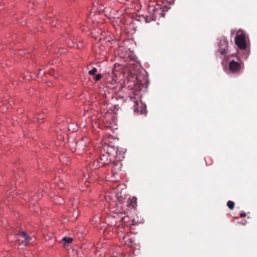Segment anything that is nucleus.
Listing matches in <instances>:
<instances>
[{"label":"nucleus","instance_id":"f257e3e1","mask_svg":"<svg viewBox=\"0 0 257 257\" xmlns=\"http://www.w3.org/2000/svg\"><path fill=\"white\" fill-rule=\"evenodd\" d=\"M15 238L17 239V241L19 245H24V246H27L29 244H32L35 242L32 237L29 236L24 232H21L17 234Z\"/></svg>","mask_w":257,"mask_h":257},{"label":"nucleus","instance_id":"f03ea898","mask_svg":"<svg viewBox=\"0 0 257 257\" xmlns=\"http://www.w3.org/2000/svg\"><path fill=\"white\" fill-rule=\"evenodd\" d=\"M234 41L235 44L240 49L245 50L246 48L245 34L243 31L239 30L237 31Z\"/></svg>","mask_w":257,"mask_h":257},{"label":"nucleus","instance_id":"7ed1b4c3","mask_svg":"<svg viewBox=\"0 0 257 257\" xmlns=\"http://www.w3.org/2000/svg\"><path fill=\"white\" fill-rule=\"evenodd\" d=\"M110 157V154L108 152L101 155L96 162L99 164L98 166H97V165L95 167V169H96V167H100L106 165H109L111 162V159Z\"/></svg>","mask_w":257,"mask_h":257},{"label":"nucleus","instance_id":"20e7f679","mask_svg":"<svg viewBox=\"0 0 257 257\" xmlns=\"http://www.w3.org/2000/svg\"><path fill=\"white\" fill-rule=\"evenodd\" d=\"M75 146V151L78 152V154H82L83 152L86 151L87 146L85 143H84L83 140H80L76 143H71V146Z\"/></svg>","mask_w":257,"mask_h":257},{"label":"nucleus","instance_id":"39448f33","mask_svg":"<svg viewBox=\"0 0 257 257\" xmlns=\"http://www.w3.org/2000/svg\"><path fill=\"white\" fill-rule=\"evenodd\" d=\"M244 67L243 63H238L234 60L231 61L229 63V68L232 73H238L240 69Z\"/></svg>","mask_w":257,"mask_h":257},{"label":"nucleus","instance_id":"423d86ee","mask_svg":"<svg viewBox=\"0 0 257 257\" xmlns=\"http://www.w3.org/2000/svg\"><path fill=\"white\" fill-rule=\"evenodd\" d=\"M134 110L135 112L143 114L146 112V106L142 102L135 101L134 105Z\"/></svg>","mask_w":257,"mask_h":257},{"label":"nucleus","instance_id":"0eeeda50","mask_svg":"<svg viewBox=\"0 0 257 257\" xmlns=\"http://www.w3.org/2000/svg\"><path fill=\"white\" fill-rule=\"evenodd\" d=\"M228 41L225 39H221L218 44V52L220 55L226 54L227 52Z\"/></svg>","mask_w":257,"mask_h":257},{"label":"nucleus","instance_id":"6e6552de","mask_svg":"<svg viewBox=\"0 0 257 257\" xmlns=\"http://www.w3.org/2000/svg\"><path fill=\"white\" fill-rule=\"evenodd\" d=\"M113 174H116L121 170L122 164L120 160H115L110 164Z\"/></svg>","mask_w":257,"mask_h":257},{"label":"nucleus","instance_id":"1a4fd4ad","mask_svg":"<svg viewBox=\"0 0 257 257\" xmlns=\"http://www.w3.org/2000/svg\"><path fill=\"white\" fill-rule=\"evenodd\" d=\"M137 199L136 197H133L130 199L129 205L132 206L133 208H135L137 206Z\"/></svg>","mask_w":257,"mask_h":257},{"label":"nucleus","instance_id":"9d476101","mask_svg":"<svg viewBox=\"0 0 257 257\" xmlns=\"http://www.w3.org/2000/svg\"><path fill=\"white\" fill-rule=\"evenodd\" d=\"M42 196V194L40 193L35 192L32 196V199L34 201H36Z\"/></svg>","mask_w":257,"mask_h":257},{"label":"nucleus","instance_id":"9b49d317","mask_svg":"<svg viewBox=\"0 0 257 257\" xmlns=\"http://www.w3.org/2000/svg\"><path fill=\"white\" fill-rule=\"evenodd\" d=\"M54 203L58 204H62L64 202L63 199L58 196L56 197L54 199Z\"/></svg>","mask_w":257,"mask_h":257},{"label":"nucleus","instance_id":"f8f14e48","mask_svg":"<svg viewBox=\"0 0 257 257\" xmlns=\"http://www.w3.org/2000/svg\"><path fill=\"white\" fill-rule=\"evenodd\" d=\"M44 112L37 114V116H35V119L36 120L38 121L39 120H42L44 118Z\"/></svg>","mask_w":257,"mask_h":257},{"label":"nucleus","instance_id":"ddd939ff","mask_svg":"<svg viewBox=\"0 0 257 257\" xmlns=\"http://www.w3.org/2000/svg\"><path fill=\"white\" fill-rule=\"evenodd\" d=\"M227 206L230 209H233L234 207V203L232 201H228L227 202Z\"/></svg>","mask_w":257,"mask_h":257},{"label":"nucleus","instance_id":"4468645a","mask_svg":"<svg viewBox=\"0 0 257 257\" xmlns=\"http://www.w3.org/2000/svg\"><path fill=\"white\" fill-rule=\"evenodd\" d=\"M97 72V68L94 67L92 68V69H91L88 71V74L90 75H94Z\"/></svg>","mask_w":257,"mask_h":257},{"label":"nucleus","instance_id":"2eb2a0df","mask_svg":"<svg viewBox=\"0 0 257 257\" xmlns=\"http://www.w3.org/2000/svg\"><path fill=\"white\" fill-rule=\"evenodd\" d=\"M12 255L10 252L6 251L0 255V257H11Z\"/></svg>","mask_w":257,"mask_h":257},{"label":"nucleus","instance_id":"dca6fc26","mask_svg":"<svg viewBox=\"0 0 257 257\" xmlns=\"http://www.w3.org/2000/svg\"><path fill=\"white\" fill-rule=\"evenodd\" d=\"M63 240L65 242V243H70L72 241L73 239L71 237H69V238L64 237L63 238Z\"/></svg>","mask_w":257,"mask_h":257},{"label":"nucleus","instance_id":"f3484780","mask_svg":"<svg viewBox=\"0 0 257 257\" xmlns=\"http://www.w3.org/2000/svg\"><path fill=\"white\" fill-rule=\"evenodd\" d=\"M101 77L102 75L100 74H97L95 76L94 79L95 80V81H98L101 78Z\"/></svg>","mask_w":257,"mask_h":257},{"label":"nucleus","instance_id":"a211bd4d","mask_svg":"<svg viewBox=\"0 0 257 257\" xmlns=\"http://www.w3.org/2000/svg\"><path fill=\"white\" fill-rule=\"evenodd\" d=\"M64 186H65V185L63 184V183L62 182H60L57 185V187L59 188L60 189L63 188Z\"/></svg>","mask_w":257,"mask_h":257},{"label":"nucleus","instance_id":"6ab92c4d","mask_svg":"<svg viewBox=\"0 0 257 257\" xmlns=\"http://www.w3.org/2000/svg\"><path fill=\"white\" fill-rule=\"evenodd\" d=\"M76 42V41L74 42V39L72 40V44L70 43V42H69L68 45L69 47H75L74 43Z\"/></svg>","mask_w":257,"mask_h":257},{"label":"nucleus","instance_id":"aec40b11","mask_svg":"<svg viewBox=\"0 0 257 257\" xmlns=\"http://www.w3.org/2000/svg\"><path fill=\"white\" fill-rule=\"evenodd\" d=\"M240 216L241 217H245V216H246V214H245V212H240Z\"/></svg>","mask_w":257,"mask_h":257},{"label":"nucleus","instance_id":"412c9836","mask_svg":"<svg viewBox=\"0 0 257 257\" xmlns=\"http://www.w3.org/2000/svg\"><path fill=\"white\" fill-rule=\"evenodd\" d=\"M23 175V173L22 172V171H19L18 172V175L19 176V177H21Z\"/></svg>","mask_w":257,"mask_h":257},{"label":"nucleus","instance_id":"4be33fe9","mask_svg":"<svg viewBox=\"0 0 257 257\" xmlns=\"http://www.w3.org/2000/svg\"><path fill=\"white\" fill-rule=\"evenodd\" d=\"M113 82H115L113 79H112V81L110 82V83L111 84H114Z\"/></svg>","mask_w":257,"mask_h":257},{"label":"nucleus","instance_id":"5701e85b","mask_svg":"<svg viewBox=\"0 0 257 257\" xmlns=\"http://www.w3.org/2000/svg\"><path fill=\"white\" fill-rule=\"evenodd\" d=\"M124 257H130V255L125 254Z\"/></svg>","mask_w":257,"mask_h":257},{"label":"nucleus","instance_id":"b1692460","mask_svg":"<svg viewBox=\"0 0 257 257\" xmlns=\"http://www.w3.org/2000/svg\"><path fill=\"white\" fill-rule=\"evenodd\" d=\"M235 33V31H231V35H233Z\"/></svg>","mask_w":257,"mask_h":257},{"label":"nucleus","instance_id":"393cba45","mask_svg":"<svg viewBox=\"0 0 257 257\" xmlns=\"http://www.w3.org/2000/svg\"><path fill=\"white\" fill-rule=\"evenodd\" d=\"M51 26H56V25H55V24H54L53 23H52Z\"/></svg>","mask_w":257,"mask_h":257},{"label":"nucleus","instance_id":"a878e982","mask_svg":"<svg viewBox=\"0 0 257 257\" xmlns=\"http://www.w3.org/2000/svg\"><path fill=\"white\" fill-rule=\"evenodd\" d=\"M15 178L17 179V176L16 174L15 175Z\"/></svg>","mask_w":257,"mask_h":257},{"label":"nucleus","instance_id":"bb28decb","mask_svg":"<svg viewBox=\"0 0 257 257\" xmlns=\"http://www.w3.org/2000/svg\"><path fill=\"white\" fill-rule=\"evenodd\" d=\"M146 22H147V23H148V22H150V21H148V20H147V19H146Z\"/></svg>","mask_w":257,"mask_h":257},{"label":"nucleus","instance_id":"cd10ccee","mask_svg":"<svg viewBox=\"0 0 257 257\" xmlns=\"http://www.w3.org/2000/svg\"><path fill=\"white\" fill-rule=\"evenodd\" d=\"M62 137L60 136V138H58V140H61V138H62Z\"/></svg>","mask_w":257,"mask_h":257},{"label":"nucleus","instance_id":"c85d7f7f","mask_svg":"<svg viewBox=\"0 0 257 257\" xmlns=\"http://www.w3.org/2000/svg\"><path fill=\"white\" fill-rule=\"evenodd\" d=\"M55 131H56L57 133V130H55Z\"/></svg>","mask_w":257,"mask_h":257},{"label":"nucleus","instance_id":"c756f323","mask_svg":"<svg viewBox=\"0 0 257 257\" xmlns=\"http://www.w3.org/2000/svg\"><path fill=\"white\" fill-rule=\"evenodd\" d=\"M33 122H35V120H33Z\"/></svg>","mask_w":257,"mask_h":257},{"label":"nucleus","instance_id":"7c9ffc66","mask_svg":"<svg viewBox=\"0 0 257 257\" xmlns=\"http://www.w3.org/2000/svg\"><path fill=\"white\" fill-rule=\"evenodd\" d=\"M95 162H94V165H93L94 166H95Z\"/></svg>","mask_w":257,"mask_h":257}]
</instances>
